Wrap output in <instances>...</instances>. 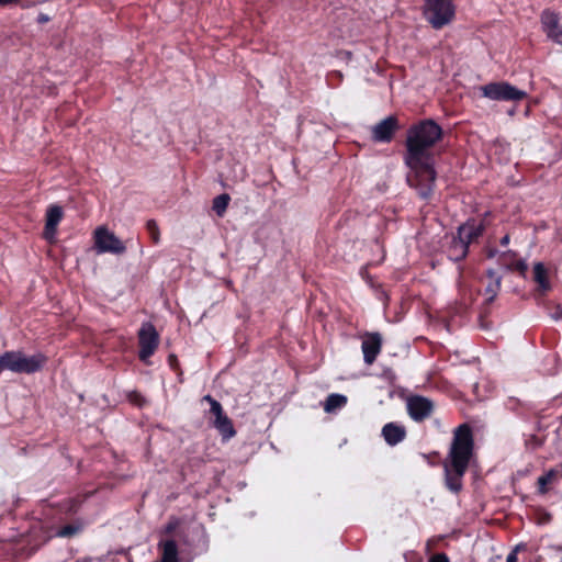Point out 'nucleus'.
<instances>
[{
    "instance_id": "nucleus-26",
    "label": "nucleus",
    "mask_w": 562,
    "mask_h": 562,
    "mask_svg": "<svg viewBox=\"0 0 562 562\" xmlns=\"http://www.w3.org/2000/svg\"><path fill=\"white\" fill-rule=\"evenodd\" d=\"M428 562H450L445 553H437L432 555Z\"/></svg>"
},
{
    "instance_id": "nucleus-12",
    "label": "nucleus",
    "mask_w": 562,
    "mask_h": 562,
    "mask_svg": "<svg viewBox=\"0 0 562 562\" xmlns=\"http://www.w3.org/2000/svg\"><path fill=\"white\" fill-rule=\"evenodd\" d=\"M382 337L379 333H367L362 338L361 349L363 360L367 364H372L381 352Z\"/></svg>"
},
{
    "instance_id": "nucleus-18",
    "label": "nucleus",
    "mask_w": 562,
    "mask_h": 562,
    "mask_svg": "<svg viewBox=\"0 0 562 562\" xmlns=\"http://www.w3.org/2000/svg\"><path fill=\"white\" fill-rule=\"evenodd\" d=\"M468 248L469 245L462 241L459 236L454 237L448 250L449 258L454 261L463 259L468 254Z\"/></svg>"
},
{
    "instance_id": "nucleus-7",
    "label": "nucleus",
    "mask_w": 562,
    "mask_h": 562,
    "mask_svg": "<svg viewBox=\"0 0 562 562\" xmlns=\"http://www.w3.org/2000/svg\"><path fill=\"white\" fill-rule=\"evenodd\" d=\"M482 95L493 101H519L526 98L524 90L505 81L491 82L480 87Z\"/></svg>"
},
{
    "instance_id": "nucleus-29",
    "label": "nucleus",
    "mask_w": 562,
    "mask_h": 562,
    "mask_svg": "<svg viewBox=\"0 0 562 562\" xmlns=\"http://www.w3.org/2000/svg\"><path fill=\"white\" fill-rule=\"evenodd\" d=\"M48 20H49V19H48V16H47L46 14H40V15H38V19H37V21H38L40 23H45V22H47Z\"/></svg>"
},
{
    "instance_id": "nucleus-6",
    "label": "nucleus",
    "mask_w": 562,
    "mask_h": 562,
    "mask_svg": "<svg viewBox=\"0 0 562 562\" xmlns=\"http://www.w3.org/2000/svg\"><path fill=\"white\" fill-rule=\"evenodd\" d=\"M203 401L210 404V409L206 415L209 424L220 432L224 440L233 438L236 435L233 422L225 414L221 403L211 395H205Z\"/></svg>"
},
{
    "instance_id": "nucleus-15",
    "label": "nucleus",
    "mask_w": 562,
    "mask_h": 562,
    "mask_svg": "<svg viewBox=\"0 0 562 562\" xmlns=\"http://www.w3.org/2000/svg\"><path fill=\"white\" fill-rule=\"evenodd\" d=\"M63 218V209L58 205H50L46 212L45 238L52 240L56 234V228Z\"/></svg>"
},
{
    "instance_id": "nucleus-17",
    "label": "nucleus",
    "mask_w": 562,
    "mask_h": 562,
    "mask_svg": "<svg viewBox=\"0 0 562 562\" xmlns=\"http://www.w3.org/2000/svg\"><path fill=\"white\" fill-rule=\"evenodd\" d=\"M382 436L387 445L395 446L404 440L406 430L404 426L389 423L382 428Z\"/></svg>"
},
{
    "instance_id": "nucleus-14",
    "label": "nucleus",
    "mask_w": 562,
    "mask_h": 562,
    "mask_svg": "<svg viewBox=\"0 0 562 562\" xmlns=\"http://www.w3.org/2000/svg\"><path fill=\"white\" fill-rule=\"evenodd\" d=\"M483 231V223L472 220L459 227L458 236L462 241L470 245L482 235Z\"/></svg>"
},
{
    "instance_id": "nucleus-13",
    "label": "nucleus",
    "mask_w": 562,
    "mask_h": 562,
    "mask_svg": "<svg viewBox=\"0 0 562 562\" xmlns=\"http://www.w3.org/2000/svg\"><path fill=\"white\" fill-rule=\"evenodd\" d=\"M397 127L396 117L387 116L372 127V138L379 143H389Z\"/></svg>"
},
{
    "instance_id": "nucleus-4",
    "label": "nucleus",
    "mask_w": 562,
    "mask_h": 562,
    "mask_svg": "<svg viewBox=\"0 0 562 562\" xmlns=\"http://www.w3.org/2000/svg\"><path fill=\"white\" fill-rule=\"evenodd\" d=\"M45 360L41 353L25 356L22 352H4L0 356V372L10 370L16 373H34L43 367Z\"/></svg>"
},
{
    "instance_id": "nucleus-8",
    "label": "nucleus",
    "mask_w": 562,
    "mask_h": 562,
    "mask_svg": "<svg viewBox=\"0 0 562 562\" xmlns=\"http://www.w3.org/2000/svg\"><path fill=\"white\" fill-rule=\"evenodd\" d=\"M93 239L98 254L122 255L126 250L124 243L104 226L94 231Z\"/></svg>"
},
{
    "instance_id": "nucleus-9",
    "label": "nucleus",
    "mask_w": 562,
    "mask_h": 562,
    "mask_svg": "<svg viewBox=\"0 0 562 562\" xmlns=\"http://www.w3.org/2000/svg\"><path fill=\"white\" fill-rule=\"evenodd\" d=\"M139 359L147 363L159 344V334L151 323H144L138 331Z\"/></svg>"
},
{
    "instance_id": "nucleus-31",
    "label": "nucleus",
    "mask_w": 562,
    "mask_h": 562,
    "mask_svg": "<svg viewBox=\"0 0 562 562\" xmlns=\"http://www.w3.org/2000/svg\"><path fill=\"white\" fill-rule=\"evenodd\" d=\"M496 254H497L496 250H490L488 251V257H494Z\"/></svg>"
},
{
    "instance_id": "nucleus-20",
    "label": "nucleus",
    "mask_w": 562,
    "mask_h": 562,
    "mask_svg": "<svg viewBox=\"0 0 562 562\" xmlns=\"http://www.w3.org/2000/svg\"><path fill=\"white\" fill-rule=\"evenodd\" d=\"M535 280L542 291L550 289V282L547 276V269L541 262H537L533 267Z\"/></svg>"
},
{
    "instance_id": "nucleus-1",
    "label": "nucleus",
    "mask_w": 562,
    "mask_h": 562,
    "mask_svg": "<svg viewBox=\"0 0 562 562\" xmlns=\"http://www.w3.org/2000/svg\"><path fill=\"white\" fill-rule=\"evenodd\" d=\"M442 128L434 120H424L407 131L405 161L412 169L407 181L422 199H428L434 190L436 171L430 148L441 138Z\"/></svg>"
},
{
    "instance_id": "nucleus-11",
    "label": "nucleus",
    "mask_w": 562,
    "mask_h": 562,
    "mask_svg": "<svg viewBox=\"0 0 562 562\" xmlns=\"http://www.w3.org/2000/svg\"><path fill=\"white\" fill-rule=\"evenodd\" d=\"M541 22L548 37L562 45V16L551 11H544Z\"/></svg>"
},
{
    "instance_id": "nucleus-28",
    "label": "nucleus",
    "mask_w": 562,
    "mask_h": 562,
    "mask_svg": "<svg viewBox=\"0 0 562 562\" xmlns=\"http://www.w3.org/2000/svg\"><path fill=\"white\" fill-rule=\"evenodd\" d=\"M555 319L562 318V307H557V311L552 314Z\"/></svg>"
},
{
    "instance_id": "nucleus-16",
    "label": "nucleus",
    "mask_w": 562,
    "mask_h": 562,
    "mask_svg": "<svg viewBox=\"0 0 562 562\" xmlns=\"http://www.w3.org/2000/svg\"><path fill=\"white\" fill-rule=\"evenodd\" d=\"M562 480V462L554 468L548 470L543 475L538 477V491L541 494L548 492V485H554Z\"/></svg>"
},
{
    "instance_id": "nucleus-22",
    "label": "nucleus",
    "mask_w": 562,
    "mask_h": 562,
    "mask_svg": "<svg viewBox=\"0 0 562 562\" xmlns=\"http://www.w3.org/2000/svg\"><path fill=\"white\" fill-rule=\"evenodd\" d=\"M146 228L148 231V234L151 238V240L157 244L159 241V228L157 223L154 220H149L146 223Z\"/></svg>"
},
{
    "instance_id": "nucleus-25",
    "label": "nucleus",
    "mask_w": 562,
    "mask_h": 562,
    "mask_svg": "<svg viewBox=\"0 0 562 562\" xmlns=\"http://www.w3.org/2000/svg\"><path fill=\"white\" fill-rule=\"evenodd\" d=\"M16 4H19L21 8H29L32 5V3L30 1H24V0H0L1 7L16 5Z\"/></svg>"
},
{
    "instance_id": "nucleus-2",
    "label": "nucleus",
    "mask_w": 562,
    "mask_h": 562,
    "mask_svg": "<svg viewBox=\"0 0 562 562\" xmlns=\"http://www.w3.org/2000/svg\"><path fill=\"white\" fill-rule=\"evenodd\" d=\"M473 451V437L471 428L460 425L454 430L453 441L449 451V463H445L446 484L452 492L462 487L461 480L468 469Z\"/></svg>"
},
{
    "instance_id": "nucleus-19",
    "label": "nucleus",
    "mask_w": 562,
    "mask_h": 562,
    "mask_svg": "<svg viewBox=\"0 0 562 562\" xmlns=\"http://www.w3.org/2000/svg\"><path fill=\"white\" fill-rule=\"evenodd\" d=\"M347 403V397L341 394L333 393L330 394L324 404V409L326 413H334L337 409L342 408Z\"/></svg>"
},
{
    "instance_id": "nucleus-30",
    "label": "nucleus",
    "mask_w": 562,
    "mask_h": 562,
    "mask_svg": "<svg viewBox=\"0 0 562 562\" xmlns=\"http://www.w3.org/2000/svg\"><path fill=\"white\" fill-rule=\"evenodd\" d=\"M508 243H509V236H508V235H505V236L502 238L501 244H502L503 246H506V245H508Z\"/></svg>"
},
{
    "instance_id": "nucleus-3",
    "label": "nucleus",
    "mask_w": 562,
    "mask_h": 562,
    "mask_svg": "<svg viewBox=\"0 0 562 562\" xmlns=\"http://www.w3.org/2000/svg\"><path fill=\"white\" fill-rule=\"evenodd\" d=\"M178 522L170 521L165 527V537L158 542V550L160 552V562H190L184 560L181 554L184 548L189 546L188 535L184 531H173L177 529Z\"/></svg>"
},
{
    "instance_id": "nucleus-27",
    "label": "nucleus",
    "mask_w": 562,
    "mask_h": 562,
    "mask_svg": "<svg viewBox=\"0 0 562 562\" xmlns=\"http://www.w3.org/2000/svg\"><path fill=\"white\" fill-rule=\"evenodd\" d=\"M506 562H517V548L507 555Z\"/></svg>"
},
{
    "instance_id": "nucleus-24",
    "label": "nucleus",
    "mask_w": 562,
    "mask_h": 562,
    "mask_svg": "<svg viewBox=\"0 0 562 562\" xmlns=\"http://www.w3.org/2000/svg\"><path fill=\"white\" fill-rule=\"evenodd\" d=\"M499 284H501V282H499V279L497 278L494 280V282H492L491 284H488L486 286L485 291H486V294L488 295V297H487L488 301H493V299L496 296L497 291L499 289Z\"/></svg>"
},
{
    "instance_id": "nucleus-21",
    "label": "nucleus",
    "mask_w": 562,
    "mask_h": 562,
    "mask_svg": "<svg viewBox=\"0 0 562 562\" xmlns=\"http://www.w3.org/2000/svg\"><path fill=\"white\" fill-rule=\"evenodd\" d=\"M229 201L231 196L226 193L220 194L213 200L212 207L213 211L217 214V216L222 217L225 214Z\"/></svg>"
},
{
    "instance_id": "nucleus-5",
    "label": "nucleus",
    "mask_w": 562,
    "mask_h": 562,
    "mask_svg": "<svg viewBox=\"0 0 562 562\" xmlns=\"http://www.w3.org/2000/svg\"><path fill=\"white\" fill-rule=\"evenodd\" d=\"M456 14L452 0H425L424 16L436 30L449 24Z\"/></svg>"
},
{
    "instance_id": "nucleus-10",
    "label": "nucleus",
    "mask_w": 562,
    "mask_h": 562,
    "mask_svg": "<svg viewBox=\"0 0 562 562\" xmlns=\"http://www.w3.org/2000/svg\"><path fill=\"white\" fill-rule=\"evenodd\" d=\"M432 409L434 404L427 397L412 396L407 400L408 414L416 422H422L429 417L432 413Z\"/></svg>"
},
{
    "instance_id": "nucleus-23",
    "label": "nucleus",
    "mask_w": 562,
    "mask_h": 562,
    "mask_svg": "<svg viewBox=\"0 0 562 562\" xmlns=\"http://www.w3.org/2000/svg\"><path fill=\"white\" fill-rule=\"evenodd\" d=\"M79 531H80V527L79 526L67 525V526L61 527L57 531V536L58 537H63V538H67V537H71V536L78 533Z\"/></svg>"
}]
</instances>
